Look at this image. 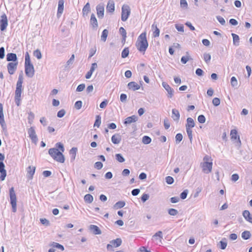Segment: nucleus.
Wrapping results in <instances>:
<instances>
[{
  "instance_id": "nucleus-29",
  "label": "nucleus",
  "mask_w": 252,
  "mask_h": 252,
  "mask_svg": "<svg viewBox=\"0 0 252 252\" xmlns=\"http://www.w3.org/2000/svg\"><path fill=\"white\" fill-rule=\"evenodd\" d=\"M231 35L233 37V42L234 45L236 46H239L240 43V38L239 36L235 33H232Z\"/></svg>"
},
{
  "instance_id": "nucleus-34",
  "label": "nucleus",
  "mask_w": 252,
  "mask_h": 252,
  "mask_svg": "<svg viewBox=\"0 0 252 252\" xmlns=\"http://www.w3.org/2000/svg\"><path fill=\"white\" fill-rule=\"evenodd\" d=\"M251 234L249 231H245L242 233V238L244 240H248L250 238Z\"/></svg>"
},
{
  "instance_id": "nucleus-27",
  "label": "nucleus",
  "mask_w": 252,
  "mask_h": 252,
  "mask_svg": "<svg viewBox=\"0 0 252 252\" xmlns=\"http://www.w3.org/2000/svg\"><path fill=\"white\" fill-rule=\"evenodd\" d=\"M6 60L8 62H10V61L15 62L17 60V55L16 54H14V53H8L7 55Z\"/></svg>"
},
{
  "instance_id": "nucleus-33",
  "label": "nucleus",
  "mask_w": 252,
  "mask_h": 252,
  "mask_svg": "<svg viewBox=\"0 0 252 252\" xmlns=\"http://www.w3.org/2000/svg\"><path fill=\"white\" fill-rule=\"evenodd\" d=\"M50 246L54 248H57L58 249L61 250L62 251H63L64 250V247L63 245L56 242H53L50 245Z\"/></svg>"
},
{
  "instance_id": "nucleus-23",
  "label": "nucleus",
  "mask_w": 252,
  "mask_h": 252,
  "mask_svg": "<svg viewBox=\"0 0 252 252\" xmlns=\"http://www.w3.org/2000/svg\"><path fill=\"white\" fill-rule=\"evenodd\" d=\"M152 28L154 30L153 32V36L154 37H158L159 35L160 31L158 28L157 25L154 23L152 26Z\"/></svg>"
},
{
  "instance_id": "nucleus-26",
  "label": "nucleus",
  "mask_w": 252,
  "mask_h": 252,
  "mask_svg": "<svg viewBox=\"0 0 252 252\" xmlns=\"http://www.w3.org/2000/svg\"><path fill=\"white\" fill-rule=\"evenodd\" d=\"M64 0H59L58 2V15L62 14L63 11Z\"/></svg>"
},
{
  "instance_id": "nucleus-25",
  "label": "nucleus",
  "mask_w": 252,
  "mask_h": 252,
  "mask_svg": "<svg viewBox=\"0 0 252 252\" xmlns=\"http://www.w3.org/2000/svg\"><path fill=\"white\" fill-rule=\"evenodd\" d=\"M111 140L113 143L115 144H118L121 141V136L118 134H115L112 136Z\"/></svg>"
},
{
  "instance_id": "nucleus-11",
  "label": "nucleus",
  "mask_w": 252,
  "mask_h": 252,
  "mask_svg": "<svg viewBox=\"0 0 252 252\" xmlns=\"http://www.w3.org/2000/svg\"><path fill=\"white\" fill-rule=\"evenodd\" d=\"M18 62L16 63H9L7 64V69L8 73L10 74H13L15 71L17 69Z\"/></svg>"
},
{
  "instance_id": "nucleus-52",
  "label": "nucleus",
  "mask_w": 252,
  "mask_h": 252,
  "mask_svg": "<svg viewBox=\"0 0 252 252\" xmlns=\"http://www.w3.org/2000/svg\"><path fill=\"white\" fill-rule=\"evenodd\" d=\"M198 121L201 124H204L206 121L205 117L203 115H200L198 117Z\"/></svg>"
},
{
  "instance_id": "nucleus-50",
  "label": "nucleus",
  "mask_w": 252,
  "mask_h": 252,
  "mask_svg": "<svg viewBox=\"0 0 252 252\" xmlns=\"http://www.w3.org/2000/svg\"><path fill=\"white\" fill-rule=\"evenodd\" d=\"M176 143H179L183 139V135L181 133H178L175 136Z\"/></svg>"
},
{
  "instance_id": "nucleus-56",
  "label": "nucleus",
  "mask_w": 252,
  "mask_h": 252,
  "mask_svg": "<svg viewBox=\"0 0 252 252\" xmlns=\"http://www.w3.org/2000/svg\"><path fill=\"white\" fill-rule=\"evenodd\" d=\"M216 18L221 25H224L225 24V21L223 18L220 16H217Z\"/></svg>"
},
{
  "instance_id": "nucleus-63",
  "label": "nucleus",
  "mask_w": 252,
  "mask_h": 252,
  "mask_svg": "<svg viewBox=\"0 0 252 252\" xmlns=\"http://www.w3.org/2000/svg\"><path fill=\"white\" fill-rule=\"evenodd\" d=\"M40 222L42 224L45 225L46 226H48L50 224L49 221L46 219H41Z\"/></svg>"
},
{
  "instance_id": "nucleus-57",
  "label": "nucleus",
  "mask_w": 252,
  "mask_h": 252,
  "mask_svg": "<svg viewBox=\"0 0 252 252\" xmlns=\"http://www.w3.org/2000/svg\"><path fill=\"white\" fill-rule=\"evenodd\" d=\"M180 5L182 8H187L188 3L186 0H180Z\"/></svg>"
},
{
  "instance_id": "nucleus-32",
  "label": "nucleus",
  "mask_w": 252,
  "mask_h": 252,
  "mask_svg": "<svg viewBox=\"0 0 252 252\" xmlns=\"http://www.w3.org/2000/svg\"><path fill=\"white\" fill-rule=\"evenodd\" d=\"M84 200L86 203H91L94 200L93 196L90 194H87L84 196Z\"/></svg>"
},
{
  "instance_id": "nucleus-21",
  "label": "nucleus",
  "mask_w": 252,
  "mask_h": 252,
  "mask_svg": "<svg viewBox=\"0 0 252 252\" xmlns=\"http://www.w3.org/2000/svg\"><path fill=\"white\" fill-rule=\"evenodd\" d=\"M243 216L247 221L252 224V216L248 210L243 211Z\"/></svg>"
},
{
  "instance_id": "nucleus-53",
  "label": "nucleus",
  "mask_w": 252,
  "mask_h": 252,
  "mask_svg": "<svg viewBox=\"0 0 252 252\" xmlns=\"http://www.w3.org/2000/svg\"><path fill=\"white\" fill-rule=\"evenodd\" d=\"M188 194V190L186 189L184 190L180 194V197L182 199H185L187 198Z\"/></svg>"
},
{
  "instance_id": "nucleus-45",
  "label": "nucleus",
  "mask_w": 252,
  "mask_h": 252,
  "mask_svg": "<svg viewBox=\"0 0 252 252\" xmlns=\"http://www.w3.org/2000/svg\"><path fill=\"white\" fill-rule=\"evenodd\" d=\"M203 58L206 63H208L211 60V55L209 53H204L203 54Z\"/></svg>"
},
{
  "instance_id": "nucleus-20",
  "label": "nucleus",
  "mask_w": 252,
  "mask_h": 252,
  "mask_svg": "<svg viewBox=\"0 0 252 252\" xmlns=\"http://www.w3.org/2000/svg\"><path fill=\"white\" fill-rule=\"evenodd\" d=\"M90 229L93 231V233L95 235H100L102 233L101 230L99 228L95 225H90Z\"/></svg>"
},
{
  "instance_id": "nucleus-13",
  "label": "nucleus",
  "mask_w": 252,
  "mask_h": 252,
  "mask_svg": "<svg viewBox=\"0 0 252 252\" xmlns=\"http://www.w3.org/2000/svg\"><path fill=\"white\" fill-rule=\"evenodd\" d=\"M36 167L34 166H29L27 168V177L29 179L33 178V175L35 173Z\"/></svg>"
},
{
  "instance_id": "nucleus-42",
  "label": "nucleus",
  "mask_w": 252,
  "mask_h": 252,
  "mask_svg": "<svg viewBox=\"0 0 252 252\" xmlns=\"http://www.w3.org/2000/svg\"><path fill=\"white\" fill-rule=\"evenodd\" d=\"M101 124V117L99 115L96 116V120L94 124V126L98 127Z\"/></svg>"
},
{
  "instance_id": "nucleus-37",
  "label": "nucleus",
  "mask_w": 252,
  "mask_h": 252,
  "mask_svg": "<svg viewBox=\"0 0 252 252\" xmlns=\"http://www.w3.org/2000/svg\"><path fill=\"white\" fill-rule=\"evenodd\" d=\"M32 64L31 62L30 56L28 52H26L25 54V65Z\"/></svg>"
},
{
  "instance_id": "nucleus-16",
  "label": "nucleus",
  "mask_w": 252,
  "mask_h": 252,
  "mask_svg": "<svg viewBox=\"0 0 252 252\" xmlns=\"http://www.w3.org/2000/svg\"><path fill=\"white\" fill-rule=\"evenodd\" d=\"M138 117L135 115H132L131 116L128 117L126 119H125L124 121V124H130L132 123L136 122V121H138Z\"/></svg>"
},
{
  "instance_id": "nucleus-58",
  "label": "nucleus",
  "mask_w": 252,
  "mask_h": 252,
  "mask_svg": "<svg viewBox=\"0 0 252 252\" xmlns=\"http://www.w3.org/2000/svg\"><path fill=\"white\" fill-rule=\"evenodd\" d=\"M119 32L121 33L122 37H126V32L125 29L123 27H121L119 29Z\"/></svg>"
},
{
  "instance_id": "nucleus-38",
  "label": "nucleus",
  "mask_w": 252,
  "mask_h": 252,
  "mask_svg": "<svg viewBox=\"0 0 252 252\" xmlns=\"http://www.w3.org/2000/svg\"><path fill=\"white\" fill-rule=\"evenodd\" d=\"M116 159L119 162L122 163L125 161V158L121 154H117L115 155Z\"/></svg>"
},
{
  "instance_id": "nucleus-59",
  "label": "nucleus",
  "mask_w": 252,
  "mask_h": 252,
  "mask_svg": "<svg viewBox=\"0 0 252 252\" xmlns=\"http://www.w3.org/2000/svg\"><path fill=\"white\" fill-rule=\"evenodd\" d=\"M103 167V164L100 162H96L94 164V167L98 170L101 169Z\"/></svg>"
},
{
  "instance_id": "nucleus-36",
  "label": "nucleus",
  "mask_w": 252,
  "mask_h": 252,
  "mask_svg": "<svg viewBox=\"0 0 252 252\" xmlns=\"http://www.w3.org/2000/svg\"><path fill=\"white\" fill-rule=\"evenodd\" d=\"M125 205V202L123 201H119L117 202L114 206L115 209H119L123 208Z\"/></svg>"
},
{
  "instance_id": "nucleus-4",
  "label": "nucleus",
  "mask_w": 252,
  "mask_h": 252,
  "mask_svg": "<svg viewBox=\"0 0 252 252\" xmlns=\"http://www.w3.org/2000/svg\"><path fill=\"white\" fill-rule=\"evenodd\" d=\"M130 14V8L128 5L125 4L122 8L121 20L126 21Z\"/></svg>"
},
{
  "instance_id": "nucleus-24",
  "label": "nucleus",
  "mask_w": 252,
  "mask_h": 252,
  "mask_svg": "<svg viewBox=\"0 0 252 252\" xmlns=\"http://www.w3.org/2000/svg\"><path fill=\"white\" fill-rule=\"evenodd\" d=\"M90 23L94 28L98 26L97 19L94 13L92 14L91 16Z\"/></svg>"
},
{
  "instance_id": "nucleus-47",
  "label": "nucleus",
  "mask_w": 252,
  "mask_h": 252,
  "mask_svg": "<svg viewBox=\"0 0 252 252\" xmlns=\"http://www.w3.org/2000/svg\"><path fill=\"white\" fill-rule=\"evenodd\" d=\"M231 85L232 87H237L238 85L237 80L235 77H232L231 78Z\"/></svg>"
},
{
  "instance_id": "nucleus-54",
  "label": "nucleus",
  "mask_w": 252,
  "mask_h": 252,
  "mask_svg": "<svg viewBox=\"0 0 252 252\" xmlns=\"http://www.w3.org/2000/svg\"><path fill=\"white\" fill-rule=\"evenodd\" d=\"M165 180L166 182L169 185H171L174 182V179L171 176L166 177Z\"/></svg>"
},
{
  "instance_id": "nucleus-2",
  "label": "nucleus",
  "mask_w": 252,
  "mask_h": 252,
  "mask_svg": "<svg viewBox=\"0 0 252 252\" xmlns=\"http://www.w3.org/2000/svg\"><path fill=\"white\" fill-rule=\"evenodd\" d=\"M48 153L54 160L60 163L64 162L65 158L63 155L62 152L59 151L58 149L51 148L49 150Z\"/></svg>"
},
{
  "instance_id": "nucleus-14",
  "label": "nucleus",
  "mask_w": 252,
  "mask_h": 252,
  "mask_svg": "<svg viewBox=\"0 0 252 252\" xmlns=\"http://www.w3.org/2000/svg\"><path fill=\"white\" fill-rule=\"evenodd\" d=\"M162 85L163 87L165 89V90L168 93V97L171 98L173 95V90L172 89L170 86L166 82H163L162 83Z\"/></svg>"
},
{
  "instance_id": "nucleus-41",
  "label": "nucleus",
  "mask_w": 252,
  "mask_h": 252,
  "mask_svg": "<svg viewBox=\"0 0 252 252\" xmlns=\"http://www.w3.org/2000/svg\"><path fill=\"white\" fill-rule=\"evenodd\" d=\"M151 142V138L148 136H144L142 138V142L144 144H150Z\"/></svg>"
},
{
  "instance_id": "nucleus-7",
  "label": "nucleus",
  "mask_w": 252,
  "mask_h": 252,
  "mask_svg": "<svg viewBox=\"0 0 252 252\" xmlns=\"http://www.w3.org/2000/svg\"><path fill=\"white\" fill-rule=\"evenodd\" d=\"M122 241L121 238H117L116 239L111 240L110 243L107 244V249L109 250L113 247L117 248L121 245Z\"/></svg>"
},
{
  "instance_id": "nucleus-12",
  "label": "nucleus",
  "mask_w": 252,
  "mask_h": 252,
  "mask_svg": "<svg viewBox=\"0 0 252 252\" xmlns=\"http://www.w3.org/2000/svg\"><path fill=\"white\" fill-rule=\"evenodd\" d=\"M28 134H29V136L32 142L35 143L37 141L38 139L35 133L34 127H31L29 129Z\"/></svg>"
},
{
  "instance_id": "nucleus-5",
  "label": "nucleus",
  "mask_w": 252,
  "mask_h": 252,
  "mask_svg": "<svg viewBox=\"0 0 252 252\" xmlns=\"http://www.w3.org/2000/svg\"><path fill=\"white\" fill-rule=\"evenodd\" d=\"M230 136L231 139L232 140L234 141L236 140V146L238 147V148H239L241 146V141L240 139V137L238 135V132L236 129H232L230 131Z\"/></svg>"
},
{
  "instance_id": "nucleus-30",
  "label": "nucleus",
  "mask_w": 252,
  "mask_h": 252,
  "mask_svg": "<svg viewBox=\"0 0 252 252\" xmlns=\"http://www.w3.org/2000/svg\"><path fill=\"white\" fill-rule=\"evenodd\" d=\"M91 11L90 5L89 2H87L83 8V16L87 15L89 12Z\"/></svg>"
},
{
  "instance_id": "nucleus-64",
  "label": "nucleus",
  "mask_w": 252,
  "mask_h": 252,
  "mask_svg": "<svg viewBox=\"0 0 252 252\" xmlns=\"http://www.w3.org/2000/svg\"><path fill=\"white\" fill-rule=\"evenodd\" d=\"M149 198V195L148 194L144 193L141 196V200L145 202H146Z\"/></svg>"
},
{
  "instance_id": "nucleus-49",
  "label": "nucleus",
  "mask_w": 252,
  "mask_h": 252,
  "mask_svg": "<svg viewBox=\"0 0 252 252\" xmlns=\"http://www.w3.org/2000/svg\"><path fill=\"white\" fill-rule=\"evenodd\" d=\"M34 114L32 112L29 113V116H28V122H29V123H30V124H32V123L33 122V120L34 119Z\"/></svg>"
},
{
  "instance_id": "nucleus-28",
  "label": "nucleus",
  "mask_w": 252,
  "mask_h": 252,
  "mask_svg": "<svg viewBox=\"0 0 252 252\" xmlns=\"http://www.w3.org/2000/svg\"><path fill=\"white\" fill-rule=\"evenodd\" d=\"M187 123L186 125V128H191L195 126L194 120L191 118H188L187 120Z\"/></svg>"
},
{
  "instance_id": "nucleus-19",
  "label": "nucleus",
  "mask_w": 252,
  "mask_h": 252,
  "mask_svg": "<svg viewBox=\"0 0 252 252\" xmlns=\"http://www.w3.org/2000/svg\"><path fill=\"white\" fill-rule=\"evenodd\" d=\"M127 87L129 90L135 91L139 90L140 88V86L135 82H130L128 83Z\"/></svg>"
},
{
  "instance_id": "nucleus-6",
  "label": "nucleus",
  "mask_w": 252,
  "mask_h": 252,
  "mask_svg": "<svg viewBox=\"0 0 252 252\" xmlns=\"http://www.w3.org/2000/svg\"><path fill=\"white\" fill-rule=\"evenodd\" d=\"M200 166L202 168V171L206 174H208L212 171L213 163L210 162H203L201 163Z\"/></svg>"
},
{
  "instance_id": "nucleus-43",
  "label": "nucleus",
  "mask_w": 252,
  "mask_h": 252,
  "mask_svg": "<svg viewBox=\"0 0 252 252\" xmlns=\"http://www.w3.org/2000/svg\"><path fill=\"white\" fill-rule=\"evenodd\" d=\"M168 214L171 216H176L178 214V211L173 208H170L168 210Z\"/></svg>"
},
{
  "instance_id": "nucleus-60",
  "label": "nucleus",
  "mask_w": 252,
  "mask_h": 252,
  "mask_svg": "<svg viewBox=\"0 0 252 252\" xmlns=\"http://www.w3.org/2000/svg\"><path fill=\"white\" fill-rule=\"evenodd\" d=\"M212 103L215 106H218L220 104V99L218 97H215L213 99Z\"/></svg>"
},
{
  "instance_id": "nucleus-55",
  "label": "nucleus",
  "mask_w": 252,
  "mask_h": 252,
  "mask_svg": "<svg viewBox=\"0 0 252 252\" xmlns=\"http://www.w3.org/2000/svg\"><path fill=\"white\" fill-rule=\"evenodd\" d=\"M220 248L221 250H224L226 248L227 244L226 242L223 241L222 240L220 242Z\"/></svg>"
},
{
  "instance_id": "nucleus-8",
  "label": "nucleus",
  "mask_w": 252,
  "mask_h": 252,
  "mask_svg": "<svg viewBox=\"0 0 252 252\" xmlns=\"http://www.w3.org/2000/svg\"><path fill=\"white\" fill-rule=\"evenodd\" d=\"M22 90V85H16V89L15 91V100L17 105H19L20 101V97Z\"/></svg>"
},
{
  "instance_id": "nucleus-18",
  "label": "nucleus",
  "mask_w": 252,
  "mask_h": 252,
  "mask_svg": "<svg viewBox=\"0 0 252 252\" xmlns=\"http://www.w3.org/2000/svg\"><path fill=\"white\" fill-rule=\"evenodd\" d=\"M107 12L113 13L115 10V3L113 0H109L106 6Z\"/></svg>"
},
{
  "instance_id": "nucleus-17",
  "label": "nucleus",
  "mask_w": 252,
  "mask_h": 252,
  "mask_svg": "<svg viewBox=\"0 0 252 252\" xmlns=\"http://www.w3.org/2000/svg\"><path fill=\"white\" fill-rule=\"evenodd\" d=\"M97 15L99 18H102L104 16V8L102 4H98L96 6Z\"/></svg>"
},
{
  "instance_id": "nucleus-31",
  "label": "nucleus",
  "mask_w": 252,
  "mask_h": 252,
  "mask_svg": "<svg viewBox=\"0 0 252 252\" xmlns=\"http://www.w3.org/2000/svg\"><path fill=\"white\" fill-rule=\"evenodd\" d=\"M77 151V148L75 147H73L69 151L70 155H71V160L73 161L76 158V152Z\"/></svg>"
},
{
  "instance_id": "nucleus-62",
  "label": "nucleus",
  "mask_w": 252,
  "mask_h": 252,
  "mask_svg": "<svg viewBox=\"0 0 252 252\" xmlns=\"http://www.w3.org/2000/svg\"><path fill=\"white\" fill-rule=\"evenodd\" d=\"M82 102L81 101H77L75 103V108L76 109H80L81 108Z\"/></svg>"
},
{
  "instance_id": "nucleus-48",
  "label": "nucleus",
  "mask_w": 252,
  "mask_h": 252,
  "mask_svg": "<svg viewBox=\"0 0 252 252\" xmlns=\"http://www.w3.org/2000/svg\"><path fill=\"white\" fill-rule=\"evenodd\" d=\"M23 82V72L21 71V73L19 76L18 80L17 82L16 85H20V86L22 85Z\"/></svg>"
},
{
  "instance_id": "nucleus-35",
  "label": "nucleus",
  "mask_w": 252,
  "mask_h": 252,
  "mask_svg": "<svg viewBox=\"0 0 252 252\" xmlns=\"http://www.w3.org/2000/svg\"><path fill=\"white\" fill-rule=\"evenodd\" d=\"M171 117L174 121L178 122L180 118L179 111H172Z\"/></svg>"
},
{
  "instance_id": "nucleus-15",
  "label": "nucleus",
  "mask_w": 252,
  "mask_h": 252,
  "mask_svg": "<svg viewBox=\"0 0 252 252\" xmlns=\"http://www.w3.org/2000/svg\"><path fill=\"white\" fill-rule=\"evenodd\" d=\"M4 167L5 165L3 162L2 161H0V173H1L0 179L1 181L4 180L6 176V171L5 170Z\"/></svg>"
},
{
  "instance_id": "nucleus-1",
  "label": "nucleus",
  "mask_w": 252,
  "mask_h": 252,
  "mask_svg": "<svg viewBox=\"0 0 252 252\" xmlns=\"http://www.w3.org/2000/svg\"><path fill=\"white\" fill-rule=\"evenodd\" d=\"M136 47L140 52H145L148 46V43L146 38V32L142 33L138 38L136 42Z\"/></svg>"
},
{
  "instance_id": "nucleus-10",
  "label": "nucleus",
  "mask_w": 252,
  "mask_h": 252,
  "mask_svg": "<svg viewBox=\"0 0 252 252\" xmlns=\"http://www.w3.org/2000/svg\"><path fill=\"white\" fill-rule=\"evenodd\" d=\"M8 25V20L7 17L5 14L1 16L0 20V29L1 31H4Z\"/></svg>"
},
{
  "instance_id": "nucleus-39",
  "label": "nucleus",
  "mask_w": 252,
  "mask_h": 252,
  "mask_svg": "<svg viewBox=\"0 0 252 252\" xmlns=\"http://www.w3.org/2000/svg\"><path fill=\"white\" fill-rule=\"evenodd\" d=\"M108 31L107 30L105 29L103 31L102 35L101 36V39L103 41L105 42L106 40L107 37L108 36Z\"/></svg>"
},
{
  "instance_id": "nucleus-9",
  "label": "nucleus",
  "mask_w": 252,
  "mask_h": 252,
  "mask_svg": "<svg viewBox=\"0 0 252 252\" xmlns=\"http://www.w3.org/2000/svg\"><path fill=\"white\" fill-rule=\"evenodd\" d=\"M25 68L26 76L32 78L34 74V69L33 64L25 65Z\"/></svg>"
},
{
  "instance_id": "nucleus-51",
  "label": "nucleus",
  "mask_w": 252,
  "mask_h": 252,
  "mask_svg": "<svg viewBox=\"0 0 252 252\" xmlns=\"http://www.w3.org/2000/svg\"><path fill=\"white\" fill-rule=\"evenodd\" d=\"M190 57L189 55L183 56L182 57L181 61L183 64H186L187 62L190 60Z\"/></svg>"
},
{
  "instance_id": "nucleus-44",
  "label": "nucleus",
  "mask_w": 252,
  "mask_h": 252,
  "mask_svg": "<svg viewBox=\"0 0 252 252\" xmlns=\"http://www.w3.org/2000/svg\"><path fill=\"white\" fill-rule=\"evenodd\" d=\"M34 56L36 57L37 59L40 60L42 58V55L39 50L36 49L33 52Z\"/></svg>"
},
{
  "instance_id": "nucleus-46",
  "label": "nucleus",
  "mask_w": 252,
  "mask_h": 252,
  "mask_svg": "<svg viewBox=\"0 0 252 252\" xmlns=\"http://www.w3.org/2000/svg\"><path fill=\"white\" fill-rule=\"evenodd\" d=\"M186 131L188 134V136L190 142H191L192 140V130L191 128H186Z\"/></svg>"
},
{
  "instance_id": "nucleus-3",
  "label": "nucleus",
  "mask_w": 252,
  "mask_h": 252,
  "mask_svg": "<svg viewBox=\"0 0 252 252\" xmlns=\"http://www.w3.org/2000/svg\"><path fill=\"white\" fill-rule=\"evenodd\" d=\"M9 196L12 211L15 213L17 211V198L13 187L9 189Z\"/></svg>"
},
{
  "instance_id": "nucleus-61",
  "label": "nucleus",
  "mask_w": 252,
  "mask_h": 252,
  "mask_svg": "<svg viewBox=\"0 0 252 252\" xmlns=\"http://www.w3.org/2000/svg\"><path fill=\"white\" fill-rule=\"evenodd\" d=\"M85 88V85L84 84H81L78 86L76 91L77 92H82L83 91Z\"/></svg>"
},
{
  "instance_id": "nucleus-22",
  "label": "nucleus",
  "mask_w": 252,
  "mask_h": 252,
  "mask_svg": "<svg viewBox=\"0 0 252 252\" xmlns=\"http://www.w3.org/2000/svg\"><path fill=\"white\" fill-rule=\"evenodd\" d=\"M0 124L3 130L6 131V126L4 119L3 111H0Z\"/></svg>"
},
{
  "instance_id": "nucleus-40",
  "label": "nucleus",
  "mask_w": 252,
  "mask_h": 252,
  "mask_svg": "<svg viewBox=\"0 0 252 252\" xmlns=\"http://www.w3.org/2000/svg\"><path fill=\"white\" fill-rule=\"evenodd\" d=\"M129 49L128 47L125 48L122 52V58H126L128 57L129 55Z\"/></svg>"
}]
</instances>
